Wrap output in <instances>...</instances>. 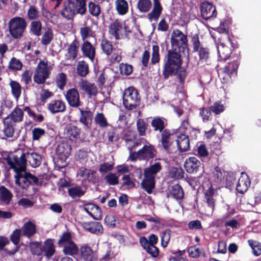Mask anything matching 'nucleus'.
Masks as SVG:
<instances>
[{
	"label": "nucleus",
	"mask_w": 261,
	"mask_h": 261,
	"mask_svg": "<svg viewBox=\"0 0 261 261\" xmlns=\"http://www.w3.org/2000/svg\"><path fill=\"white\" fill-rule=\"evenodd\" d=\"M210 109L216 115H218L224 111L225 107L221 102L216 101L210 107Z\"/></svg>",
	"instance_id": "nucleus-45"
},
{
	"label": "nucleus",
	"mask_w": 261,
	"mask_h": 261,
	"mask_svg": "<svg viewBox=\"0 0 261 261\" xmlns=\"http://www.w3.org/2000/svg\"><path fill=\"white\" fill-rule=\"evenodd\" d=\"M42 30V23L40 21L34 20L30 24V30L31 32L36 36L41 35Z\"/></svg>",
	"instance_id": "nucleus-39"
},
{
	"label": "nucleus",
	"mask_w": 261,
	"mask_h": 261,
	"mask_svg": "<svg viewBox=\"0 0 261 261\" xmlns=\"http://www.w3.org/2000/svg\"><path fill=\"white\" fill-rule=\"evenodd\" d=\"M239 63L237 61H233L231 63H229L227 66L225 67L223 71L224 73L226 74V78L228 80L230 78V74H232L235 72L238 67Z\"/></svg>",
	"instance_id": "nucleus-36"
},
{
	"label": "nucleus",
	"mask_w": 261,
	"mask_h": 261,
	"mask_svg": "<svg viewBox=\"0 0 261 261\" xmlns=\"http://www.w3.org/2000/svg\"><path fill=\"white\" fill-rule=\"evenodd\" d=\"M27 161L32 167L35 168L41 164V156L36 152H27L22 154L19 158L14 156L8 161L9 165L15 172V192L17 197L28 195V189L29 187L38 181L35 176L26 172Z\"/></svg>",
	"instance_id": "nucleus-1"
},
{
	"label": "nucleus",
	"mask_w": 261,
	"mask_h": 261,
	"mask_svg": "<svg viewBox=\"0 0 261 261\" xmlns=\"http://www.w3.org/2000/svg\"><path fill=\"white\" fill-rule=\"evenodd\" d=\"M20 230L22 235L29 238L36 233V225L31 221H28L23 224Z\"/></svg>",
	"instance_id": "nucleus-22"
},
{
	"label": "nucleus",
	"mask_w": 261,
	"mask_h": 261,
	"mask_svg": "<svg viewBox=\"0 0 261 261\" xmlns=\"http://www.w3.org/2000/svg\"><path fill=\"white\" fill-rule=\"evenodd\" d=\"M81 117L80 122L83 124L87 127L91 125L92 120V113L90 111H84L80 109Z\"/></svg>",
	"instance_id": "nucleus-29"
},
{
	"label": "nucleus",
	"mask_w": 261,
	"mask_h": 261,
	"mask_svg": "<svg viewBox=\"0 0 261 261\" xmlns=\"http://www.w3.org/2000/svg\"><path fill=\"white\" fill-rule=\"evenodd\" d=\"M228 174L227 172L220 169L217 168L214 172V180L217 182H224L226 181V184L231 186V181L229 179L231 176H228Z\"/></svg>",
	"instance_id": "nucleus-20"
},
{
	"label": "nucleus",
	"mask_w": 261,
	"mask_h": 261,
	"mask_svg": "<svg viewBox=\"0 0 261 261\" xmlns=\"http://www.w3.org/2000/svg\"><path fill=\"white\" fill-rule=\"evenodd\" d=\"M71 147L67 142H62L58 144L56 153L61 161H65L69 156L71 152Z\"/></svg>",
	"instance_id": "nucleus-11"
},
{
	"label": "nucleus",
	"mask_w": 261,
	"mask_h": 261,
	"mask_svg": "<svg viewBox=\"0 0 261 261\" xmlns=\"http://www.w3.org/2000/svg\"><path fill=\"white\" fill-rule=\"evenodd\" d=\"M65 108V103L60 100L53 101L48 105V109L51 113L64 112Z\"/></svg>",
	"instance_id": "nucleus-26"
},
{
	"label": "nucleus",
	"mask_w": 261,
	"mask_h": 261,
	"mask_svg": "<svg viewBox=\"0 0 261 261\" xmlns=\"http://www.w3.org/2000/svg\"><path fill=\"white\" fill-rule=\"evenodd\" d=\"M121 29L120 22L116 20L113 22L110 27V33L113 35L116 39L118 38L119 32Z\"/></svg>",
	"instance_id": "nucleus-41"
},
{
	"label": "nucleus",
	"mask_w": 261,
	"mask_h": 261,
	"mask_svg": "<svg viewBox=\"0 0 261 261\" xmlns=\"http://www.w3.org/2000/svg\"><path fill=\"white\" fill-rule=\"evenodd\" d=\"M70 5L74 8L76 14L84 15L87 12V0H73Z\"/></svg>",
	"instance_id": "nucleus-19"
},
{
	"label": "nucleus",
	"mask_w": 261,
	"mask_h": 261,
	"mask_svg": "<svg viewBox=\"0 0 261 261\" xmlns=\"http://www.w3.org/2000/svg\"><path fill=\"white\" fill-rule=\"evenodd\" d=\"M83 208L95 220H98L101 217V211L97 205L93 203H87L83 206Z\"/></svg>",
	"instance_id": "nucleus-14"
},
{
	"label": "nucleus",
	"mask_w": 261,
	"mask_h": 261,
	"mask_svg": "<svg viewBox=\"0 0 261 261\" xmlns=\"http://www.w3.org/2000/svg\"><path fill=\"white\" fill-rule=\"evenodd\" d=\"M30 249L33 254L40 255L43 253V248L41 244L38 242L31 243Z\"/></svg>",
	"instance_id": "nucleus-54"
},
{
	"label": "nucleus",
	"mask_w": 261,
	"mask_h": 261,
	"mask_svg": "<svg viewBox=\"0 0 261 261\" xmlns=\"http://www.w3.org/2000/svg\"><path fill=\"white\" fill-rule=\"evenodd\" d=\"M248 242L252 249L253 253L256 256L260 255L261 244L253 240H249Z\"/></svg>",
	"instance_id": "nucleus-44"
},
{
	"label": "nucleus",
	"mask_w": 261,
	"mask_h": 261,
	"mask_svg": "<svg viewBox=\"0 0 261 261\" xmlns=\"http://www.w3.org/2000/svg\"><path fill=\"white\" fill-rule=\"evenodd\" d=\"M202 187L203 189L204 200L206 202L208 206V208L205 211V214L207 216H211L212 215L215 207L214 190L208 181L203 185Z\"/></svg>",
	"instance_id": "nucleus-9"
},
{
	"label": "nucleus",
	"mask_w": 261,
	"mask_h": 261,
	"mask_svg": "<svg viewBox=\"0 0 261 261\" xmlns=\"http://www.w3.org/2000/svg\"><path fill=\"white\" fill-rule=\"evenodd\" d=\"M151 7V2L150 0H138L137 7L141 12H146L149 10Z\"/></svg>",
	"instance_id": "nucleus-40"
},
{
	"label": "nucleus",
	"mask_w": 261,
	"mask_h": 261,
	"mask_svg": "<svg viewBox=\"0 0 261 261\" xmlns=\"http://www.w3.org/2000/svg\"><path fill=\"white\" fill-rule=\"evenodd\" d=\"M140 150V152H141L143 159H147L154 156V150L151 145H146Z\"/></svg>",
	"instance_id": "nucleus-33"
},
{
	"label": "nucleus",
	"mask_w": 261,
	"mask_h": 261,
	"mask_svg": "<svg viewBox=\"0 0 261 261\" xmlns=\"http://www.w3.org/2000/svg\"><path fill=\"white\" fill-rule=\"evenodd\" d=\"M77 70L79 75L82 76H85L88 72V65L85 62L80 61L77 65Z\"/></svg>",
	"instance_id": "nucleus-49"
},
{
	"label": "nucleus",
	"mask_w": 261,
	"mask_h": 261,
	"mask_svg": "<svg viewBox=\"0 0 261 261\" xmlns=\"http://www.w3.org/2000/svg\"><path fill=\"white\" fill-rule=\"evenodd\" d=\"M53 37L52 31L50 29H47L43 36L42 39V43L45 45L49 44L51 41Z\"/></svg>",
	"instance_id": "nucleus-60"
},
{
	"label": "nucleus",
	"mask_w": 261,
	"mask_h": 261,
	"mask_svg": "<svg viewBox=\"0 0 261 261\" xmlns=\"http://www.w3.org/2000/svg\"><path fill=\"white\" fill-rule=\"evenodd\" d=\"M27 22L22 17H16L9 22V31L11 36L14 39L20 38L27 27Z\"/></svg>",
	"instance_id": "nucleus-5"
},
{
	"label": "nucleus",
	"mask_w": 261,
	"mask_h": 261,
	"mask_svg": "<svg viewBox=\"0 0 261 261\" xmlns=\"http://www.w3.org/2000/svg\"><path fill=\"white\" fill-rule=\"evenodd\" d=\"M162 10L160 2L158 0H154L153 8L150 13L147 15L150 21H156Z\"/></svg>",
	"instance_id": "nucleus-25"
},
{
	"label": "nucleus",
	"mask_w": 261,
	"mask_h": 261,
	"mask_svg": "<svg viewBox=\"0 0 261 261\" xmlns=\"http://www.w3.org/2000/svg\"><path fill=\"white\" fill-rule=\"evenodd\" d=\"M82 50L84 55L93 61L95 54L94 47L88 42L85 41L82 46Z\"/></svg>",
	"instance_id": "nucleus-27"
},
{
	"label": "nucleus",
	"mask_w": 261,
	"mask_h": 261,
	"mask_svg": "<svg viewBox=\"0 0 261 261\" xmlns=\"http://www.w3.org/2000/svg\"><path fill=\"white\" fill-rule=\"evenodd\" d=\"M27 16L30 20H36L39 17V12L34 6L31 5L27 11Z\"/></svg>",
	"instance_id": "nucleus-42"
},
{
	"label": "nucleus",
	"mask_w": 261,
	"mask_h": 261,
	"mask_svg": "<svg viewBox=\"0 0 261 261\" xmlns=\"http://www.w3.org/2000/svg\"><path fill=\"white\" fill-rule=\"evenodd\" d=\"M160 61L159 47L158 45L152 46V52L151 55V62L152 64H155Z\"/></svg>",
	"instance_id": "nucleus-57"
},
{
	"label": "nucleus",
	"mask_w": 261,
	"mask_h": 261,
	"mask_svg": "<svg viewBox=\"0 0 261 261\" xmlns=\"http://www.w3.org/2000/svg\"><path fill=\"white\" fill-rule=\"evenodd\" d=\"M165 121L163 118L155 117L151 121V125L155 130L161 132L165 127Z\"/></svg>",
	"instance_id": "nucleus-35"
},
{
	"label": "nucleus",
	"mask_w": 261,
	"mask_h": 261,
	"mask_svg": "<svg viewBox=\"0 0 261 261\" xmlns=\"http://www.w3.org/2000/svg\"><path fill=\"white\" fill-rule=\"evenodd\" d=\"M198 55L199 60L202 62H205L208 58L209 52L207 48L204 47H200L198 51Z\"/></svg>",
	"instance_id": "nucleus-63"
},
{
	"label": "nucleus",
	"mask_w": 261,
	"mask_h": 261,
	"mask_svg": "<svg viewBox=\"0 0 261 261\" xmlns=\"http://www.w3.org/2000/svg\"><path fill=\"white\" fill-rule=\"evenodd\" d=\"M115 8L119 15H124L128 10V4L125 0H116L115 2Z\"/></svg>",
	"instance_id": "nucleus-30"
},
{
	"label": "nucleus",
	"mask_w": 261,
	"mask_h": 261,
	"mask_svg": "<svg viewBox=\"0 0 261 261\" xmlns=\"http://www.w3.org/2000/svg\"><path fill=\"white\" fill-rule=\"evenodd\" d=\"M69 195L73 198L80 197L85 193V191L80 187H73L68 189Z\"/></svg>",
	"instance_id": "nucleus-37"
},
{
	"label": "nucleus",
	"mask_w": 261,
	"mask_h": 261,
	"mask_svg": "<svg viewBox=\"0 0 261 261\" xmlns=\"http://www.w3.org/2000/svg\"><path fill=\"white\" fill-rule=\"evenodd\" d=\"M124 138L125 141L126 142L128 149L131 151L133 149V148L131 147V144L135 139V133L132 131H129L127 134H125Z\"/></svg>",
	"instance_id": "nucleus-58"
},
{
	"label": "nucleus",
	"mask_w": 261,
	"mask_h": 261,
	"mask_svg": "<svg viewBox=\"0 0 261 261\" xmlns=\"http://www.w3.org/2000/svg\"><path fill=\"white\" fill-rule=\"evenodd\" d=\"M133 166L127 164H122L117 166V171L118 173L124 174L133 170Z\"/></svg>",
	"instance_id": "nucleus-59"
},
{
	"label": "nucleus",
	"mask_w": 261,
	"mask_h": 261,
	"mask_svg": "<svg viewBox=\"0 0 261 261\" xmlns=\"http://www.w3.org/2000/svg\"><path fill=\"white\" fill-rule=\"evenodd\" d=\"M170 231L169 230H166L163 232L161 237V244L163 247H166L170 241Z\"/></svg>",
	"instance_id": "nucleus-61"
},
{
	"label": "nucleus",
	"mask_w": 261,
	"mask_h": 261,
	"mask_svg": "<svg viewBox=\"0 0 261 261\" xmlns=\"http://www.w3.org/2000/svg\"><path fill=\"white\" fill-rule=\"evenodd\" d=\"M53 68V65L46 59L40 60L35 69L34 75V82L38 84H43L49 77Z\"/></svg>",
	"instance_id": "nucleus-4"
},
{
	"label": "nucleus",
	"mask_w": 261,
	"mask_h": 261,
	"mask_svg": "<svg viewBox=\"0 0 261 261\" xmlns=\"http://www.w3.org/2000/svg\"><path fill=\"white\" fill-rule=\"evenodd\" d=\"M176 143L180 151H186L189 149L190 142L188 136L185 134H180L177 136Z\"/></svg>",
	"instance_id": "nucleus-24"
},
{
	"label": "nucleus",
	"mask_w": 261,
	"mask_h": 261,
	"mask_svg": "<svg viewBox=\"0 0 261 261\" xmlns=\"http://www.w3.org/2000/svg\"><path fill=\"white\" fill-rule=\"evenodd\" d=\"M96 123L102 127H105L108 126L107 119L102 113H98L94 118Z\"/></svg>",
	"instance_id": "nucleus-47"
},
{
	"label": "nucleus",
	"mask_w": 261,
	"mask_h": 261,
	"mask_svg": "<svg viewBox=\"0 0 261 261\" xmlns=\"http://www.w3.org/2000/svg\"><path fill=\"white\" fill-rule=\"evenodd\" d=\"M161 169V163L157 162L145 169L144 178L141 182V186L148 194L152 193L155 186V175Z\"/></svg>",
	"instance_id": "nucleus-3"
},
{
	"label": "nucleus",
	"mask_w": 261,
	"mask_h": 261,
	"mask_svg": "<svg viewBox=\"0 0 261 261\" xmlns=\"http://www.w3.org/2000/svg\"><path fill=\"white\" fill-rule=\"evenodd\" d=\"M60 13L63 17L67 19H72L76 14L74 8L70 5V2L68 5H64Z\"/></svg>",
	"instance_id": "nucleus-31"
},
{
	"label": "nucleus",
	"mask_w": 261,
	"mask_h": 261,
	"mask_svg": "<svg viewBox=\"0 0 261 261\" xmlns=\"http://www.w3.org/2000/svg\"><path fill=\"white\" fill-rule=\"evenodd\" d=\"M59 244L63 248L65 254L73 255L78 253V247L73 241L71 234L69 232L63 234L59 241Z\"/></svg>",
	"instance_id": "nucleus-7"
},
{
	"label": "nucleus",
	"mask_w": 261,
	"mask_h": 261,
	"mask_svg": "<svg viewBox=\"0 0 261 261\" xmlns=\"http://www.w3.org/2000/svg\"><path fill=\"white\" fill-rule=\"evenodd\" d=\"M88 10L89 13L93 16L97 17L100 13V7L94 2H90L88 4Z\"/></svg>",
	"instance_id": "nucleus-43"
},
{
	"label": "nucleus",
	"mask_w": 261,
	"mask_h": 261,
	"mask_svg": "<svg viewBox=\"0 0 261 261\" xmlns=\"http://www.w3.org/2000/svg\"><path fill=\"white\" fill-rule=\"evenodd\" d=\"M44 134L45 131L43 129L39 127L35 128L32 130L33 139L38 140Z\"/></svg>",
	"instance_id": "nucleus-64"
},
{
	"label": "nucleus",
	"mask_w": 261,
	"mask_h": 261,
	"mask_svg": "<svg viewBox=\"0 0 261 261\" xmlns=\"http://www.w3.org/2000/svg\"><path fill=\"white\" fill-rule=\"evenodd\" d=\"M66 98L69 105L72 107H78L81 105L78 91L74 88L67 91Z\"/></svg>",
	"instance_id": "nucleus-12"
},
{
	"label": "nucleus",
	"mask_w": 261,
	"mask_h": 261,
	"mask_svg": "<svg viewBox=\"0 0 261 261\" xmlns=\"http://www.w3.org/2000/svg\"><path fill=\"white\" fill-rule=\"evenodd\" d=\"M123 185L127 186L128 188L131 189L135 186L134 180L132 179L130 175H125L122 177Z\"/></svg>",
	"instance_id": "nucleus-62"
},
{
	"label": "nucleus",
	"mask_w": 261,
	"mask_h": 261,
	"mask_svg": "<svg viewBox=\"0 0 261 261\" xmlns=\"http://www.w3.org/2000/svg\"><path fill=\"white\" fill-rule=\"evenodd\" d=\"M43 252L45 253L46 257L48 258L51 257L55 252L54 243L52 240H46L42 247Z\"/></svg>",
	"instance_id": "nucleus-32"
},
{
	"label": "nucleus",
	"mask_w": 261,
	"mask_h": 261,
	"mask_svg": "<svg viewBox=\"0 0 261 261\" xmlns=\"http://www.w3.org/2000/svg\"><path fill=\"white\" fill-rule=\"evenodd\" d=\"M140 99L139 93L134 87H130L124 90L123 102L126 109L133 110L136 108L139 105Z\"/></svg>",
	"instance_id": "nucleus-6"
},
{
	"label": "nucleus",
	"mask_w": 261,
	"mask_h": 261,
	"mask_svg": "<svg viewBox=\"0 0 261 261\" xmlns=\"http://www.w3.org/2000/svg\"><path fill=\"white\" fill-rule=\"evenodd\" d=\"M101 47L103 53L107 55H109L112 51V43L106 39H103L101 42Z\"/></svg>",
	"instance_id": "nucleus-50"
},
{
	"label": "nucleus",
	"mask_w": 261,
	"mask_h": 261,
	"mask_svg": "<svg viewBox=\"0 0 261 261\" xmlns=\"http://www.w3.org/2000/svg\"><path fill=\"white\" fill-rule=\"evenodd\" d=\"M64 135L71 141H75L80 137V130L75 126L68 124L64 128Z\"/></svg>",
	"instance_id": "nucleus-17"
},
{
	"label": "nucleus",
	"mask_w": 261,
	"mask_h": 261,
	"mask_svg": "<svg viewBox=\"0 0 261 261\" xmlns=\"http://www.w3.org/2000/svg\"><path fill=\"white\" fill-rule=\"evenodd\" d=\"M67 82L66 75L63 73H60L58 74L56 77V83L57 86L60 89H63Z\"/></svg>",
	"instance_id": "nucleus-53"
},
{
	"label": "nucleus",
	"mask_w": 261,
	"mask_h": 261,
	"mask_svg": "<svg viewBox=\"0 0 261 261\" xmlns=\"http://www.w3.org/2000/svg\"><path fill=\"white\" fill-rule=\"evenodd\" d=\"M170 192L173 197L176 199H181L184 197V194L182 189L178 184H176L172 187Z\"/></svg>",
	"instance_id": "nucleus-38"
},
{
	"label": "nucleus",
	"mask_w": 261,
	"mask_h": 261,
	"mask_svg": "<svg viewBox=\"0 0 261 261\" xmlns=\"http://www.w3.org/2000/svg\"><path fill=\"white\" fill-rule=\"evenodd\" d=\"M4 124L5 128L4 129V133L7 137H12L13 136L14 132V128L13 124L10 122L8 124L5 123V120H4Z\"/></svg>",
	"instance_id": "nucleus-55"
},
{
	"label": "nucleus",
	"mask_w": 261,
	"mask_h": 261,
	"mask_svg": "<svg viewBox=\"0 0 261 261\" xmlns=\"http://www.w3.org/2000/svg\"><path fill=\"white\" fill-rule=\"evenodd\" d=\"M23 118V111L21 109L17 107L5 118V123L6 124L10 122L13 124L19 123L22 121Z\"/></svg>",
	"instance_id": "nucleus-16"
},
{
	"label": "nucleus",
	"mask_w": 261,
	"mask_h": 261,
	"mask_svg": "<svg viewBox=\"0 0 261 261\" xmlns=\"http://www.w3.org/2000/svg\"><path fill=\"white\" fill-rule=\"evenodd\" d=\"M80 89L86 93L90 97L95 96L98 92V89L94 84L82 80L79 83Z\"/></svg>",
	"instance_id": "nucleus-13"
},
{
	"label": "nucleus",
	"mask_w": 261,
	"mask_h": 261,
	"mask_svg": "<svg viewBox=\"0 0 261 261\" xmlns=\"http://www.w3.org/2000/svg\"><path fill=\"white\" fill-rule=\"evenodd\" d=\"M10 86L13 95L16 100H18L21 92V86L19 83L14 81H11L10 83Z\"/></svg>",
	"instance_id": "nucleus-34"
},
{
	"label": "nucleus",
	"mask_w": 261,
	"mask_h": 261,
	"mask_svg": "<svg viewBox=\"0 0 261 261\" xmlns=\"http://www.w3.org/2000/svg\"><path fill=\"white\" fill-rule=\"evenodd\" d=\"M77 52V48L75 43H72L68 48V52L66 57L70 60H74L76 56Z\"/></svg>",
	"instance_id": "nucleus-51"
},
{
	"label": "nucleus",
	"mask_w": 261,
	"mask_h": 261,
	"mask_svg": "<svg viewBox=\"0 0 261 261\" xmlns=\"http://www.w3.org/2000/svg\"><path fill=\"white\" fill-rule=\"evenodd\" d=\"M22 67L21 61L14 57L12 58L9 64V68L13 70H19Z\"/></svg>",
	"instance_id": "nucleus-46"
},
{
	"label": "nucleus",
	"mask_w": 261,
	"mask_h": 261,
	"mask_svg": "<svg viewBox=\"0 0 261 261\" xmlns=\"http://www.w3.org/2000/svg\"><path fill=\"white\" fill-rule=\"evenodd\" d=\"M80 34L84 42L87 41L86 39L92 36V31L88 27H82L80 29Z\"/></svg>",
	"instance_id": "nucleus-56"
},
{
	"label": "nucleus",
	"mask_w": 261,
	"mask_h": 261,
	"mask_svg": "<svg viewBox=\"0 0 261 261\" xmlns=\"http://www.w3.org/2000/svg\"><path fill=\"white\" fill-rule=\"evenodd\" d=\"M96 172L95 171L81 168L77 172V175L84 180L94 181L96 178Z\"/></svg>",
	"instance_id": "nucleus-18"
},
{
	"label": "nucleus",
	"mask_w": 261,
	"mask_h": 261,
	"mask_svg": "<svg viewBox=\"0 0 261 261\" xmlns=\"http://www.w3.org/2000/svg\"><path fill=\"white\" fill-rule=\"evenodd\" d=\"M250 184V182L247 175L245 173H242L237 185L236 189L238 192L243 193L247 190Z\"/></svg>",
	"instance_id": "nucleus-21"
},
{
	"label": "nucleus",
	"mask_w": 261,
	"mask_h": 261,
	"mask_svg": "<svg viewBox=\"0 0 261 261\" xmlns=\"http://www.w3.org/2000/svg\"><path fill=\"white\" fill-rule=\"evenodd\" d=\"M171 44L175 51H169L168 54V60L164 66L163 74L165 77L169 75L176 73L181 64V56L176 51V48H182L187 50V37L181 31L174 30L171 35Z\"/></svg>",
	"instance_id": "nucleus-2"
},
{
	"label": "nucleus",
	"mask_w": 261,
	"mask_h": 261,
	"mask_svg": "<svg viewBox=\"0 0 261 261\" xmlns=\"http://www.w3.org/2000/svg\"><path fill=\"white\" fill-rule=\"evenodd\" d=\"M171 135L169 132L165 130L162 134V144L165 149H167L169 146Z\"/></svg>",
	"instance_id": "nucleus-52"
},
{
	"label": "nucleus",
	"mask_w": 261,
	"mask_h": 261,
	"mask_svg": "<svg viewBox=\"0 0 261 261\" xmlns=\"http://www.w3.org/2000/svg\"><path fill=\"white\" fill-rule=\"evenodd\" d=\"M184 167L186 170L190 173L197 172L200 169H202L201 163L195 157H190L186 159Z\"/></svg>",
	"instance_id": "nucleus-10"
},
{
	"label": "nucleus",
	"mask_w": 261,
	"mask_h": 261,
	"mask_svg": "<svg viewBox=\"0 0 261 261\" xmlns=\"http://www.w3.org/2000/svg\"><path fill=\"white\" fill-rule=\"evenodd\" d=\"M201 14L204 19H208L213 16H216V9L212 4L204 2L201 5Z\"/></svg>",
	"instance_id": "nucleus-15"
},
{
	"label": "nucleus",
	"mask_w": 261,
	"mask_h": 261,
	"mask_svg": "<svg viewBox=\"0 0 261 261\" xmlns=\"http://www.w3.org/2000/svg\"><path fill=\"white\" fill-rule=\"evenodd\" d=\"M82 226L85 230L93 233L99 234L102 231V226L98 222H84Z\"/></svg>",
	"instance_id": "nucleus-23"
},
{
	"label": "nucleus",
	"mask_w": 261,
	"mask_h": 261,
	"mask_svg": "<svg viewBox=\"0 0 261 261\" xmlns=\"http://www.w3.org/2000/svg\"><path fill=\"white\" fill-rule=\"evenodd\" d=\"M11 198V194L5 188H0V199L6 203H8Z\"/></svg>",
	"instance_id": "nucleus-48"
},
{
	"label": "nucleus",
	"mask_w": 261,
	"mask_h": 261,
	"mask_svg": "<svg viewBox=\"0 0 261 261\" xmlns=\"http://www.w3.org/2000/svg\"><path fill=\"white\" fill-rule=\"evenodd\" d=\"M80 254L86 261H92L94 257V252L88 245H84L81 247Z\"/></svg>",
	"instance_id": "nucleus-28"
},
{
	"label": "nucleus",
	"mask_w": 261,
	"mask_h": 261,
	"mask_svg": "<svg viewBox=\"0 0 261 261\" xmlns=\"http://www.w3.org/2000/svg\"><path fill=\"white\" fill-rule=\"evenodd\" d=\"M232 45L228 34L221 37L217 44V50L220 58L222 60L228 59L232 51Z\"/></svg>",
	"instance_id": "nucleus-8"
}]
</instances>
